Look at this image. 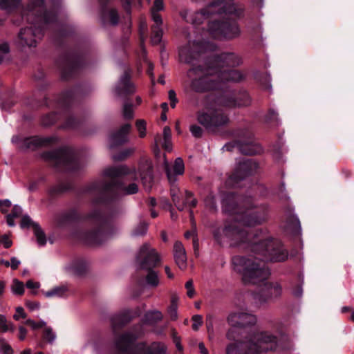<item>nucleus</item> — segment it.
Returning a JSON list of instances; mask_svg holds the SVG:
<instances>
[{
	"label": "nucleus",
	"instance_id": "obj_1",
	"mask_svg": "<svg viewBox=\"0 0 354 354\" xmlns=\"http://www.w3.org/2000/svg\"><path fill=\"white\" fill-rule=\"evenodd\" d=\"M214 238L221 243L225 239L231 246L250 248L259 257H234L232 259L234 270L242 274L245 283L259 284L266 281L270 274L264 261H284L288 252L278 240L270 239L264 236L257 237L236 225H229L218 229Z\"/></svg>",
	"mask_w": 354,
	"mask_h": 354
},
{
	"label": "nucleus",
	"instance_id": "obj_2",
	"mask_svg": "<svg viewBox=\"0 0 354 354\" xmlns=\"http://www.w3.org/2000/svg\"><path fill=\"white\" fill-rule=\"evenodd\" d=\"M223 210L233 216V220L245 226H255L268 218L265 207L258 205L250 196L227 193L223 198Z\"/></svg>",
	"mask_w": 354,
	"mask_h": 354
},
{
	"label": "nucleus",
	"instance_id": "obj_3",
	"mask_svg": "<svg viewBox=\"0 0 354 354\" xmlns=\"http://www.w3.org/2000/svg\"><path fill=\"white\" fill-rule=\"evenodd\" d=\"M45 0H31L24 10V17L31 25L21 28L18 35V42L22 46H35L43 35L44 26L55 19L52 12L45 10Z\"/></svg>",
	"mask_w": 354,
	"mask_h": 354
},
{
	"label": "nucleus",
	"instance_id": "obj_4",
	"mask_svg": "<svg viewBox=\"0 0 354 354\" xmlns=\"http://www.w3.org/2000/svg\"><path fill=\"white\" fill-rule=\"evenodd\" d=\"M128 173L129 169L125 165L109 167L104 171V176L106 179L94 183L91 189L97 191L103 195H109L112 198L136 194L138 192L136 183H133L125 187L120 181V178Z\"/></svg>",
	"mask_w": 354,
	"mask_h": 354
},
{
	"label": "nucleus",
	"instance_id": "obj_5",
	"mask_svg": "<svg viewBox=\"0 0 354 354\" xmlns=\"http://www.w3.org/2000/svg\"><path fill=\"white\" fill-rule=\"evenodd\" d=\"M278 348L277 336L268 331L257 330L247 340L229 344L227 354H261L274 351Z\"/></svg>",
	"mask_w": 354,
	"mask_h": 354
},
{
	"label": "nucleus",
	"instance_id": "obj_6",
	"mask_svg": "<svg viewBox=\"0 0 354 354\" xmlns=\"http://www.w3.org/2000/svg\"><path fill=\"white\" fill-rule=\"evenodd\" d=\"M243 12L244 8L240 4L235 3L233 0H221L213 2L206 8L195 12L191 21L194 24L199 25L209 15L215 13L218 15L225 14V15L239 18L243 16Z\"/></svg>",
	"mask_w": 354,
	"mask_h": 354
},
{
	"label": "nucleus",
	"instance_id": "obj_7",
	"mask_svg": "<svg viewBox=\"0 0 354 354\" xmlns=\"http://www.w3.org/2000/svg\"><path fill=\"white\" fill-rule=\"evenodd\" d=\"M188 76L192 78L191 88L198 93L218 88L214 69L210 66L203 68L201 66L191 68Z\"/></svg>",
	"mask_w": 354,
	"mask_h": 354
},
{
	"label": "nucleus",
	"instance_id": "obj_8",
	"mask_svg": "<svg viewBox=\"0 0 354 354\" xmlns=\"http://www.w3.org/2000/svg\"><path fill=\"white\" fill-rule=\"evenodd\" d=\"M196 115L197 121L211 131H214L217 128L225 126L229 122L228 116L216 108H210L206 111H198Z\"/></svg>",
	"mask_w": 354,
	"mask_h": 354
},
{
	"label": "nucleus",
	"instance_id": "obj_9",
	"mask_svg": "<svg viewBox=\"0 0 354 354\" xmlns=\"http://www.w3.org/2000/svg\"><path fill=\"white\" fill-rule=\"evenodd\" d=\"M209 30L214 37L233 39L240 35V29L235 21L226 19L219 21L214 20L209 24Z\"/></svg>",
	"mask_w": 354,
	"mask_h": 354
},
{
	"label": "nucleus",
	"instance_id": "obj_10",
	"mask_svg": "<svg viewBox=\"0 0 354 354\" xmlns=\"http://www.w3.org/2000/svg\"><path fill=\"white\" fill-rule=\"evenodd\" d=\"M45 158L52 160L57 167H63L66 170L76 169L77 161L73 151L69 148L60 149L45 154Z\"/></svg>",
	"mask_w": 354,
	"mask_h": 354
},
{
	"label": "nucleus",
	"instance_id": "obj_11",
	"mask_svg": "<svg viewBox=\"0 0 354 354\" xmlns=\"http://www.w3.org/2000/svg\"><path fill=\"white\" fill-rule=\"evenodd\" d=\"M160 261L158 253L148 243L143 244L136 257V262L140 269L151 270Z\"/></svg>",
	"mask_w": 354,
	"mask_h": 354
},
{
	"label": "nucleus",
	"instance_id": "obj_12",
	"mask_svg": "<svg viewBox=\"0 0 354 354\" xmlns=\"http://www.w3.org/2000/svg\"><path fill=\"white\" fill-rule=\"evenodd\" d=\"M216 103L218 106L229 108L247 106L250 104L251 99L246 92L238 94L226 93L220 96Z\"/></svg>",
	"mask_w": 354,
	"mask_h": 354
},
{
	"label": "nucleus",
	"instance_id": "obj_13",
	"mask_svg": "<svg viewBox=\"0 0 354 354\" xmlns=\"http://www.w3.org/2000/svg\"><path fill=\"white\" fill-rule=\"evenodd\" d=\"M258 169V165L252 160L246 159L239 162L234 172L230 177L232 183H237L246 177L254 174Z\"/></svg>",
	"mask_w": 354,
	"mask_h": 354
},
{
	"label": "nucleus",
	"instance_id": "obj_14",
	"mask_svg": "<svg viewBox=\"0 0 354 354\" xmlns=\"http://www.w3.org/2000/svg\"><path fill=\"white\" fill-rule=\"evenodd\" d=\"M228 324L233 327H247L257 323L254 315L243 311L230 313L227 318Z\"/></svg>",
	"mask_w": 354,
	"mask_h": 354
},
{
	"label": "nucleus",
	"instance_id": "obj_15",
	"mask_svg": "<svg viewBox=\"0 0 354 354\" xmlns=\"http://www.w3.org/2000/svg\"><path fill=\"white\" fill-rule=\"evenodd\" d=\"M241 62V59L239 55L232 53H226L213 58L209 66L215 71L220 68L225 69V66H237Z\"/></svg>",
	"mask_w": 354,
	"mask_h": 354
},
{
	"label": "nucleus",
	"instance_id": "obj_16",
	"mask_svg": "<svg viewBox=\"0 0 354 354\" xmlns=\"http://www.w3.org/2000/svg\"><path fill=\"white\" fill-rule=\"evenodd\" d=\"M216 80L218 82V88L222 83L225 82H240L243 81L245 75L241 71L238 70L221 69L215 70Z\"/></svg>",
	"mask_w": 354,
	"mask_h": 354
},
{
	"label": "nucleus",
	"instance_id": "obj_17",
	"mask_svg": "<svg viewBox=\"0 0 354 354\" xmlns=\"http://www.w3.org/2000/svg\"><path fill=\"white\" fill-rule=\"evenodd\" d=\"M167 348L161 342H153L149 346L142 342L138 344L129 354H165Z\"/></svg>",
	"mask_w": 354,
	"mask_h": 354
},
{
	"label": "nucleus",
	"instance_id": "obj_18",
	"mask_svg": "<svg viewBox=\"0 0 354 354\" xmlns=\"http://www.w3.org/2000/svg\"><path fill=\"white\" fill-rule=\"evenodd\" d=\"M201 45L199 42L189 43L179 50V57L182 62L190 64L201 53Z\"/></svg>",
	"mask_w": 354,
	"mask_h": 354
},
{
	"label": "nucleus",
	"instance_id": "obj_19",
	"mask_svg": "<svg viewBox=\"0 0 354 354\" xmlns=\"http://www.w3.org/2000/svg\"><path fill=\"white\" fill-rule=\"evenodd\" d=\"M141 335V333H133L128 332L122 334L115 342V347L120 353H127L129 351L134 342Z\"/></svg>",
	"mask_w": 354,
	"mask_h": 354
},
{
	"label": "nucleus",
	"instance_id": "obj_20",
	"mask_svg": "<svg viewBox=\"0 0 354 354\" xmlns=\"http://www.w3.org/2000/svg\"><path fill=\"white\" fill-rule=\"evenodd\" d=\"M164 168L167 174L168 180L170 183H174L176 181V176L182 175L185 171V165L183 160L180 158H177L173 166V170L171 169L169 162L165 158Z\"/></svg>",
	"mask_w": 354,
	"mask_h": 354
},
{
	"label": "nucleus",
	"instance_id": "obj_21",
	"mask_svg": "<svg viewBox=\"0 0 354 354\" xmlns=\"http://www.w3.org/2000/svg\"><path fill=\"white\" fill-rule=\"evenodd\" d=\"M135 91L136 88L130 81V73L129 71H125L115 88L116 94L121 96L132 94Z\"/></svg>",
	"mask_w": 354,
	"mask_h": 354
},
{
	"label": "nucleus",
	"instance_id": "obj_22",
	"mask_svg": "<svg viewBox=\"0 0 354 354\" xmlns=\"http://www.w3.org/2000/svg\"><path fill=\"white\" fill-rule=\"evenodd\" d=\"M131 128L130 124H125L117 132L111 134L109 138L110 148L115 147L127 142V136Z\"/></svg>",
	"mask_w": 354,
	"mask_h": 354
},
{
	"label": "nucleus",
	"instance_id": "obj_23",
	"mask_svg": "<svg viewBox=\"0 0 354 354\" xmlns=\"http://www.w3.org/2000/svg\"><path fill=\"white\" fill-rule=\"evenodd\" d=\"M174 257L178 268L185 270L187 268V254L183 243L176 241L174 245Z\"/></svg>",
	"mask_w": 354,
	"mask_h": 354
},
{
	"label": "nucleus",
	"instance_id": "obj_24",
	"mask_svg": "<svg viewBox=\"0 0 354 354\" xmlns=\"http://www.w3.org/2000/svg\"><path fill=\"white\" fill-rule=\"evenodd\" d=\"M140 175L145 188L150 190L152 187L153 177L152 169L149 164L146 163L142 167H140Z\"/></svg>",
	"mask_w": 354,
	"mask_h": 354
},
{
	"label": "nucleus",
	"instance_id": "obj_25",
	"mask_svg": "<svg viewBox=\"0 0 354 354\" xmlns=\"http://www.w3.org/2000/svg\"><path fill=\"white\" fill-rule=\"evenodd\" d=\"M55 140L56 138L54 137L34 136L26 139V145L28 148L45 147L48 146L54 141H55Z\"/></svg>",
	"mask_w": 354,
	"mask_h": 354
},
{
	"label": "nucleus",
	"instance_id": "obj_26",
	"mask_svg": "<svg viewBox=\"0 0 354 354\" xmlns=\"http://www.w3.org/2000/svg\"><path fill=\"white\" fill-rule=\"evenodd\" d=\"M239 150L243 154L253 156L260 153L262 151V148L254 142H241L239 145Z\"/></svg>",
	"mask_w": 354,
	"mask_h": 354
},
{
	"label": "nucleus",
	"instance_id": "obj_27",
	"mask_svg": "<svg viewBox=\"0 0 354 354\" xmlns=\"http://www.w3.org/2000/svg\"><path fill=\"white\" fill-rule=\"evenodd\" d=\"M162 314L159 310H151L145 313L144 322L147 324H154L162 319Z\"/></svg>",
	"mask_w": 354,
	"mask_h": 354
},
{
	"label": "nucleus",
	"instance_id": "obj_28",
	"mask_svg": "<svg viewBox=\"0 0 354 354\" xmlns=\"http://www.w3.org/2000/svg\"><path fill=\"white\" fill-rule=\"evenodd\" d=\"M271 297H279L282 293V287L278 282H268L264 284Z\"/></svg>",
	"mask_w": 354,
	"mask_h": 354
},
{
	"label": "nucleus",
	"instance_id": "obj_29",
	"mask_svg": "<svg viewBox=\"0 0 354 354\" xmlns=\"http://www.w3.org/2000/svg\"><path fill=\"white\" fill-rule=\"evenodd\" d=\"M103 17L104 19H108L111 24L115 26L119 21V15L116 10L110 9L109 10L104 11Z\"/></svg>",
	"mask_w": 354,
	"mask_h": 354
},
{
	"label": "nucleus",
	"instance_id": "obj_30",
	"mask_svg": "<svg viewBox=\"0 0 354 354\" xmlns=\"http://www.w3.org/2000/svg\"><path fill=\"white\" fill-rule=\"evenodd\" d=\"M152 33L151 37V43L154 45L158 44L162 39L163 31L161 27L153 26L151 28Z\"/></svg>",
	"mask_w": 354,
	"mask_h": 354
},
{
	"label": "nucleus",
	"instance_id": "obj_31",
	"mask_svg": "<svg viewBox=\"0 0 354 354\" xmlns=\"http://www.w3.org/2000/svg\"><path fill=\"white\" fill-rule=\"evenodd\" d=\"M20 3L21 0H0V8L10 11L17 8Z\"/></svg>",
	"mask_w": 354,
	"mask_h": 354
},
{
	"label": "nucleus",
	"instance_id": "obj_32",
	"mask_svg": "<svg viewBox=\"0 0 354 354\" xmlns=\"http://www.w3.org/2000/svg\"><path fill=\"white\" fill-rule=\"evenodd\" d=\"M66 290L67 289L64 286L55 287L49 291L44 292V295L46 297H62L65 295Z\"/></svg>",
	"mask_w": 354,
	"mask_h": 354
},
{
	"label": "nucleus",
	"instance_id": "obj_33",
	"mask_svg": "<svg viewBox=\"0 0 354 354\" xmlns=\"http://www.w3.org/2000/svg\"><path fill=\"white\" fill-rule=\"evenodd\" d=\"M34 234L36 236L38 245L44 246L46 243V239L44 232L39 225H34Z\"/></svg>",
	"mask_w": 354,
	"mask_h": 354
},
{
	"label": "nucleus",
	"instance_id": "obj_34",
	"mask_svg": "<svg viewBox=\"0 0 354 354\" xmlns=\"http://www.w3.org/2000/svg\"><path fill=\"white\" fill-rule=\"evenodd\" d=\"M163 136H164V142L162 143V147L168 151H170L171 149V129L169 127H165L163 129Z\"/></svg>",
	"mask_w": 354,
	"mask_h": 354
},
{
	"label": "nucleus",
	"instance_id": "obj_35",
	"mask_svg": "<svg viewBox=\"0 0 354 354\" xmlns=\"http://www.w3.org/2000/svg\"><path fill=\"white\" fill-rule=\"evenodd\" d=\"M178 188L174 184L171 187V196L172 201L178 210L183 211L184 209V205L180 203L179 197L178 196Z\"/></svg>",
	"mask_w": 354,
	"mask_h": 354
},
{
	"label": "nucleus",
	"instance_id": "obj_36",
	"mask_svg": "<svg viewBox=\"0 0 354 354\" xmlns=\"http://www.w3.org/2000/svg\"><path fill=\"white\" fill-rule=\"evenodd\" d=\"M149 271L148 274L146 277V281L148 285L156 287L159 283V279L156 272L151 270H147Z\"/></svg>",
	"mask_w": 354,
	"mask_h": 354
},
{
	"label": "nucleus",
	"instance_id": "obj_37",
	"mask_svg": "<svg viewBox=\"0 0 354 354\" xmlns=\"http://www.w3.org/2000/svg\"><path fill=\"white\" fill-rule=\"evenodd\" d=\"M0 328L3 333H6L8 330H14L12 324L8 322L6 317L3 315H0Z\"/></svg>",
	"mask_w": 354,
	"mask_h": 354
},
{
	"label": "nucleus",
	"instance_id": "obj_38",
	"mask_svg": "<svg viewBox=\"0 0 354 354\" xmlns=\"http://www.w3.org/2000/svg\"><path fill=\"white\" fill-rule=\"evenodd\" d=\"M12 291L15 295H22L24 292V285L17 279L13 280Z\"/></svg>",
	"mask_w": 354,
	"mask_h": 354
},
{
	"label": "nucleus",
	"instance_id": "obj_39",
	"mask_svg": "<svg viewBox=\"0 0 354 354\" xmlns=\"http://www.w3.org/2000/svg\"><path fill=\"white\" fill-rule=\"evenodd\" d=\"M205 207L210 211H215L216 209V204L214 196L212 194H209L204 200Z\"/></svg>",
	"mask_w": 354,
	"mask_h": 354
},
{
	"label": "nucleus",
	"instance_id": "obj_40",
	"mask_svg": "<svg viewBox=\"0 0 354 354\" xmlns=\"http://www.w3.org/2000/svg\"><path fill=\"white\" fill-rule=\"evenodd\" d=\"M197 201L196 198H193V194L189 191H185V200L183 203L181 205H184V207L186 205H189L192 207H194L196 206Z\"/></svg>",
	"mask_w": 354,
	"mask_h": 354
},
{
	"label": "nucleus",
	"instance_id": "obj_41",
	"mask_svg": "<svg viewBox=\"0 0 354 354\" xmlns=\"http://www.w3.org/2000/svg\"><path fill=\"white\" fill-rule=\"evenodd\" d=\"M215 317L212 314H208L206 316L205 319V325L207 330V332L210 335L214 334V323Z\"/></svg>",
	"mask_w": 354,
	"mask_h": 354
},
{
	"label": "nucleus",
	"instance_id": "obj_42",
	"mask_svg": "<svg viewBox=\"0 0 354 354\" xmlns=\"http://www.w3.org/2000/svg\"><path fill=\"white\" fill-rule=\"evenodd\" d=\"M189 216H190V221L192 225V230L191 231H187L185 233V237L186 239H189L192 237L194 239V236H196V223L194 220V214L193 211H189Z\"/></svg>",
	"mask_w": 354,
	"mask_h": 354
},
{
	"label": "nucleus",
	"instance_id": "obj_43",
	"mask_svg": "<svg viewBox=\"0 0 354 354\" xmlns=\"http://www.w3.org/2000/svg\"><path fill=\"white\" fill-rule=\"evenodd\" d=\"M136 127L140 138L146 136V122L144 120H138L136 122Z\"/></svg>",
	"mask_w": 354,
	"mask_h": 354
},
{
	"label": "nucleus",
	"instance_id": "obj_44",
	"mask_svg": "<svg viewBox=\"0 0 354 354\" xmlns=\"http://www.w3.org/2000/svg\"><path fill=\"white\" fill-rule=\"evenodd\" d=\"M0 352L3 354H12L13 350L4 339H0Z\"/></svg>",
	"mask_w": 354,
	"mask_h": 354
},
{
	"label": "nucleus",
	"instance_id": "obj_45",
	"mask_svg": "<svg viewBox=\"0 0 354 354\" xmlns=\"http://www.w3.org/2000/svg\"><path fill=\"white\" fill-rule=\"evenodd\" d=\"M171 336L173 342L176 345V348L180 352V354H183V347L181 344L180 337L178 335L177 332L175 330H172Z\"/></svg>",
	"mask_w": 354,
	"mask_h": 354
},
{
	"label": "nucleus",
	"instance_id": "obj_46",
	"mask_svg": "<svg viewBox=\"0 0 354 354\" xmlns=\"http://www.w3.org/2000/svg\"><path fill=\"white\" fill-rule=\"evenodd\" d=\"M168 313L171 320L174 321L178 317L177 313V304L174 301V299H172L170 306L168 308Z\"/></svg>",
	"mask_w": 354,
	"mask_h": 354
},
{
	"label": "nucleus",
	"instance_id": "obj_47",
	"mask_svg": "<svg viewBox=\"0 0 354 354\" xmlns=\"http://www.w3.org/2000/svg\"><path fill=\"white\" fill-rule=\"evenodd\" d=\"M193 322L192 329L197 331L203 324V317L200 315H195L192 317Z\"/></svg>",
	"mask_w": 354,
	"mask_h": 354
},
{
	"label": "nucleus",
	"instance_id": "obj_48",
	"mask_svg": "<svg viewBox=\"0 0 354 354\" xmlns=\"http://www.w3.org/2000/svg\"><path fill=\"white\" fill-rule=\"evenodd\" d=\"M10 52V47L7 43L0 45V64L6 58Z\"/></svg>",
	"mask_w": 354,
	"mask_h": 354
},
{
	"label": "nucleus",
	"instance_id": "obj_49",
	"mask_svg": "<svg viewBox=\"0 0 354 354\" xmlns=\"http://www.w3.org/2000/svg\"><path fill=\"white\" fill-rule=\"evenodd\" d=\"M123 117L125 119H131L133 117V111L132 106L129 104H124L122 111Z\"/></svg>",
	"mask_w": 354,
	"mask_h": 354
},
{
	"label": "nucleus",
	"instance_id": "obj_50",
	"mask_svg": "<svg viewBox=\"0 0 354 354\" xmlns=\"http://www.w3.org/2000/svg\"><path fill=\"white\" fill-rule=\"evenodd\" d=\"M147 225L145 223H140L134 230L133 234L136 236H142L147 233Z\"/></svg>",
	"mask_w": 354,
	"mask_h": 354
},
{
	"label": "nucleus",
	"instance_id": "obj_51",
	"mask_svg": "<svg viewBox=\"0 0 354 354\" xmlns=\"http://www.w3.org/2000/svg\"><path fill=\"white\" fill-rule=\"evenodd\" d=\"M25 324L29 326H30L33 330H36L38 328H41L46 325V322L44 321H39L38 322H35L32 319H27Z\"/></svg>",
	"mask_w": 354,
	"mask_h": 354
},
{
	"label": "nucleus",
	"instance_id": "obj_52",
	"mask_svg": "<svg viewBox=\"0 0 354 354\" xmlns=\"http://www.w3.org/2000/svg\"><path fill=\"white\" fill-rule=\"evenodd\" d=\"M133 149H128L120 153L119 155L113 156V160L115 161H120L124 160L126 158H127L129 156H130L131 153H133Z\"/></svg>",
	"mask_w": 354,
	"mask_h": 354
},
{
	"label": "nucleus",
	"instance_id": "obj_53",
	"mask_svg": "<svg viewBox=\"0 0 354 354\" xmlns=\"http://www.w3.org/2000/svg\"><path fill=\"white\" fill-rule=\"evenodd\" d=\"M189 130L192 136L196 138H201L203 135L202 128L196 124L191 125L189 127Z\"/></svg>",
	"mask_w": 354,
	"mask_h": 354
},
{
	"label": "nucleus",
	"instance_id": "obj_54",
	"mask_svg": "<svg viewBox=\"0 0 354 354\" xmlns=\"http://www.w3.org/2000/svg\"><path fill=\"white\" fill-rule=\"evenodd\" d=\"M34 225L37 224L35 223L28 216L26 215L22 217L21 221V227H30L32 226L34 228Z\"/></svg>",
	"mask_w": 354,
	"mask_h": 354
},
{
	"label": "nucleus",
	"instance_id": "obj_55",
	"mask_svg": "<svg viewBox=\"0 0 354 354\" xmlns=\"http://www.w3.org/2000/svg\"><path fill=\"white\" fill-rule=\"evenodd\" d=\"M44 338L50 343H52L55 340V335L50 328H45L44 331Z\"/></svg>",
	"mask_w": 354,
	"mask_h": 354
},
{
	"label": "nucleus",
	"instance_id": "obj_56",
	"mask_svg": "<svg viewBox=\"0 0 354 354\" xmlns=\"http://www.w3.org/2000/svg\"><path fill=\"white\" fill-rule=\"evenodd\" d=\"M185 288L187 290V295L189 298H192L195 295V290L193 285V281L189 280L185 283Z\"/></svg>",
	"mask_w": 354,
	"mask_h": 354
},
{
	"label": "nucleus",
	"instance_id": "obj_57",
	"mask_svg": "<svg viewBox=\"0 0 354 354\" xmlns=\"http://www.w3.org/2000/svg\"><path fill=\"white\" fill-rule=\"evenodd\" d=\"M0 244H3V246L6 248H9L10 247H11L12 244V241L9 239V236L7 234H3L1 235L0 234Z\"/></svg>",
	"mask_w": 354,
	"mask_h": 354
},
{
	"label": "nucleus",
	"instance_id": "obj_58",
	"mask_svg": "<svg viewBox=\"0 0 354 354\" xmlns=\"http://www.w3.org/2000/svg\"><path fill=\"white\" fill-rule=\"evenodd\" d=\"M151 17L153 21L155 23L154 26H158L159 27H161L162 20L160 15L158 14V12L151 11Z\"/></svg>",
	"mask_w": 354,
	"mask_h": 354
},
{
	"label": "nucleus",
	"instance_id": "obj_59",
	"mask_svg": "<svg viewBox=\"0 0 354 354\" xmlns=\"http://www.w3.org/2000/svg\"><path fill=\"white\" fill-rule=\"evenodd\" d=\"M164 9V3L163 0H155L153 2V6L151 8V11L159 12Z\"/></svg>",
	"mask_w": 354,
	"mask_h": 354
},
{
	"label": "nucleus",
	"instance_id": "obj_60",
	"mask_svg": "<svg viewBox=\"0 0 354 354\" xmlns=\"http://www.w3.org/2000/svg\"><path fill=\"white\" fill-rule=\"evenodd\" d=\"M11 206V202L8 200H1L0 201V209L1 212L6 213L8 212V209Z\"/></svg>",
	"mask_w": 354,
	"mask_h": 354
},
{
	"label": "nucleus",
	"instance_id": "obj_61",
	"mask_svg": "<svg viewBox=\"0 0 354 354\" xmlns=\"http://www.w3.org/2000/svg\"><path fill=\"white\" fill-rule=\"evenodd\" d=\"M168 95H169V99L171 102V106L172 108H174L176 106V103L178 102L176 93L174 90H170L169 91Z\"/></svg>",
	"mask_w": 354,
	"mask_h": 354
},
{
	"label": "nucleus",
	"instance_id": "obj_62",
	"mask_svg": "<svg viewBox=\"0 0 354 354\" xmlns=\"http://www.w3.org/2000/svg\"><path fill=\"white\" fill-rule=\"evenodd\" d=\"M26 318V314L24 312V310L22 307H17L16 308V314L14 315L13 318L15 320H19V317Z\"/></svg>",
	"mask_w": 354,
	"mask_h": 354
},
{
	"label": "nucleus",
	"instance_id": "obj_63",
	"mask_svg": "<svg viewBox=\"0 0 354 354\" xmlns=\"http://www.w3.org/2000/svg\"><path fill=\"white\" fill-rule=\"evenodd\" d=\"M22 213V209L20 206L15 205L12 208V212L10 215L14 216L15 218L19 217L21 216Z\"/></svg>",
	"mask_w": 354,
	"mask_h": 354
},
{
	"label": "nucleus",
	"instance_id": "obj_64",
	"mask_svg": "<svg viewBox=\"0 0 354 354\" xmlns=\"http://www.w3.org/2000/svg\"><path fill=\"white\" fill-rule=\"evenodd\" d=\"M89 218L91 219H95L98 222L102 223L103 221L102 216L97 211H94L89 214Z\"/></svg>",
	"mask_w": 354,
	"mask_h": 354
}]
</instances>
